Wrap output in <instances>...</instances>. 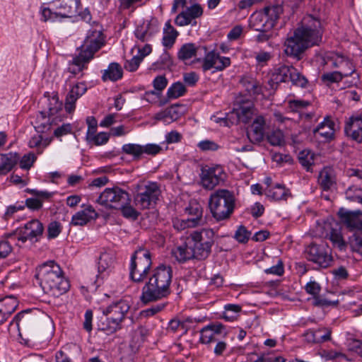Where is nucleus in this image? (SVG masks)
<instances>
[{
    "label": "nucleus",
    "instance_id": "1",
    "mask_svg": "<svg viewBox=\"0 0 362 362\" xmlns=\"http://www.w3.org/2000/svg\"><path fill=\"white\" fill-rule=\"evenodd\" d=\"M322 34L321 21L312 15L305 16L303 20V25L285 41V54L297 60L300 59L302 54L308 47L321 41Z\"/></svg>",
    "mask_w": 362,
    "mask_h": 362
},
{
    "label": "nucleus",
    "instance_id": "48",
    "mask_svg": "<svg viewBox=\"0 0 362 362\" xmlns=\"http://www.w3.org/2000/svg\"><path fill=\"white\" fill-rule=\"evenodd\" d=\"M47 105V113L49 117H54L62 109V103L57 95L46 99Z\"/></svg>",
    "mask_w": 362,
    "mask_h": 362
},
{
    "label": "nucleus",
    "instance_id": "6",
    "mask_svg": "<svg viewBox=\"0 0 362 362\" xmlns=\"http://www.w3.org/2000/svg\"><path fill=\"white\" fill-rule=\"evenodd\" d=\"M214 236L215 232L211 228L194 230L189 234L188 238L196 253L197 259L204 260L209 256L215 242Z\"/></svg>",
    "mask_w": 362,
    "mask_h": 362
},
{
    "label": "nucleus",
    "instance_id": "52",
    "mask_svg": "<svg viewBox=\"0 0 362 362\" xmlns=\"http://www.w3.org/2000/svg\"><path fill=\"white\" fill-rule=\"evenodd\" d=\"M329 240L334 247L343 250L346 247V243L340 232L337 230H332L329 235Z\"/></svg>",
    "mask_w": 362,
    "mask_h": 362
},
{
    "label": "nucleus",
    "instance_id": "12",
    "mask_svg": "<svg viewBox=\"0 0 362 362\" xmlns=\"http://www.w3.org/2000/svg\"><path fill=\"white\" fill-rule=\"evenodd\" d=\"M103 34L100 30H90L80 49V54L90 60L94 54L104 45Z\"/></svg>",
    "mask_w": 362,
    "mask_h": 362
},
{
    "label": "nucleus",
    "instance_id": "57",
    "mask_svg": "<svg viewBox=\"0 0 362 362\" xmlns=\"http://www.w3.org/2000/svg\"><path fill=\"white\" fill-rule=\"evenodd\" d=\"M129 202H130L126 204H123V206H121L119 209H121L123 216L135 220L138 218L139 213L129 204Z\"/></svg>",
    "mask_w": 362,
    "mask_h": 362
},
{
    "label": "nucleus",
    "instance_id": "21",
    "mask_svg": "<svg viewBox=\"0 0 362 362\" xmlns=\"http://www.w3.org/2000/svg\"><path fill=\"white\" fill-rule=\"evenodd\" d=\"M86 90L87 86L83 82L77 83L72 86L65 100L64 107L67 112L71 113L75 110L76 100L82 96Z\"/></svg>",
    "mask_w": 362,
    "mask_h": 362
},
{
    "label": "nucleus",
    "instance_id": "53",
    "mask_svg": "<svg viewBox=\"0 0 362 362\" xmlns=\"http://www.w3.org/2000/svg\"><path fill=\"white\" fill-rule=\"evenodd\" d=\"M343 77L341 72L339 71H332L325 73L321 76V80L327 83V85L333 83H338L342 80Z\"/></svg>",
    "mask_w": 362,
    "mask_h": 362
},
{
    "label": "nucleus",
    "instance_id": "11",
    "mask_svg": "<svg viewBox=\"0 0 362 362\" xmlns=\"http://www.w3.org/2000/svg\"><path fill=\"white\" fill-rule=\"evenodd\" d=\"M305 257L320 267L326 268L332 261L330 248L325 244H310L305 251Z\"/></svg>",
    "mask_w": 362,
    "mask_h": 362
},
{
    "label": "nucleus",
    "instance_id": "51",
    "mask_svg": "<svg viewBox=\"0 0 362 362\" xmlns=\"http://www.w3.org/2000/svg\"><path fill=\"white\" fill-rule=\"evenodd\" d=\"M50 141V139H45V141H42V136L40 135H37L33 136L30 139L28 142V146L30 148H40L42 146V149L37 150V153L40 154L42 152L43 148H45L49 144Z\"/></svg>",
    "mask_w": 362,
    "mask_h": 362
},
{
    "label": "nucleus",
    "instance_id": "8",
    "mask_svg": "<svg viewBox=\"0 0 362 362\" xmlns=\"http://www.w3.org/2000/svg\"><path fill=\"white\" fill-rule=\"evenodd\" d=\"M291 81L293 85L304 88L308 83V81L293 66H281L273 74L272 78L269 82L272 88L274 85H277L281 82Z\"/></svg>",
    "mask_w": 362,
    "mask_h": 362
},
{
    "label": "nucleus",
    "instance_id": "56",
    "mask_svg": "<svg viewBox=\"0 0 362 362\" xmlns=\"http://www.w3.org/2000/svg\"><path fill=\"white\" fill-rule=\"evenodd\" d=\"M349 243L352 250L362 255V234L354 233L349 238Z\"/></svg>",
    "mask_w": 362,
    "mask_h": 362
},
{
    "label": "nucleus",
    "instance_id": "14",
    "mask_svg": "<svg viewBox=\"0 0 362 362\" xmlns=\"http://www.w3.org/2000/svg\"><path fill=\"white\" fill-rule=\"evenodd\" d=\"M224 179L225 173L223 168L220 165L206 166L202 170L201 182L205 189H214Z\"/></svg>",
    "mask_w": 362,
    "mask_h": 362
},
{
    "label": "nucleus",
    "instance_id": "31",
    "mask_svg": "<svg viewBox=\"0 0 362 362\" xmlns=\"http://www.w3.org/2000/svg\"><path fill=\"white\" fill-rule=\"evenodd\" d=\"M90 61L89 59L79 53L78 55L74 57L72 62L69 63L68 71L74 76L80 74L81 76H83L81 73L84 69H87L88 64Z\"/></svg>",
    "mask_w": 362,
    "mask_h": 362
},
{
    "label": "nucleus",
    "instance_id": "36",
    "mask_svg": "<svg viewBox=\"0 0 362 362\" xmlns=\"http://www.w3.org/2000/svg\"><path fill=\"white\" fill-rule=\"evenodd\" d=\"M265 193L276 201L286 200L291 195L289 190L281 184H276L272 188H267Z\"/></svg>",
    "mask_w": 362,
    "mask_h": 362
},
{
    "label": "nucleus",
    "instance_id": "40",
    "mask_svg": "<svg viewBox=\"0 0 362 362\" xmlns=\"http://www.w3.org/2000/svg\"><path fill=\"white\" fill-rule=\"evenodd\" d=\"M241 83L250 95H259L263 93V87L256 79L245 77L241 80Z\"/></svg>",
    "mask_w": 362,
    "mask_h": 362
},
{
    "label": "nucleus",
    "instance_id": "45",
    "mask_svg": "<svg viewBox=\"0 0 362 362\" xmlns=\"http://www.w3.org/2000/svg\"><path fill=\"white\" fill-rule=\"evenodd\" d=\"M250 360L253 362H286V359L281 356H275L273 354L257 356L252 354L250 356Z\"/></svg>",
    "mask_w": 362,
    "mask_h": 362
},
{
    "label": "nucleus",
    "instance_id": "43",
    "mask_svg": "<svg viewBox=\"0 0 362 362\" xmlns=\"http://www.w3.org/2000/svg\"><path fill=\"white\" fill-rule=\"evenodd\" d=\"M203 59L202 69L204 71L214 69L216 60L218 59V53L214 50L206 52Z\"/></svg>",
    "mask_w": 362,
    "mask_h": 362
},
{
    "label": "nucleus",
    "instance_id": "4",
    "mask_svg": "<svg viewBox=\"0 0 362 362\" xmlns=\"http://www.w3.org/2000/svg\"><path fill=\"white\" fill-rule=\"evenodd\" d=\"M235 204V196L228 189L214 192L209 199L210 211L217 221L228 219L233 213Z\"/></svg>",
    "mask_w": 362,
    "mask_h": 362
},
{
    "label": "nucleus",
    "instance_id": "27",
    "mask_svg": "<svg viewBox=\"0 0 362 362\" xmlns=\"http://www.w3.org/2000/svg\"><path fill=\"white\" fill-rule=\"evenodd\" d=\"M315 134H318L325 140L333 139L335 132V124L329 117H325L313 130Z\"/></svg>",
    "mask_w": 362,
    "mask_h": 362
},
{
    "label": "nucleus",
    "instance_id": "64",
    "mask_svg": "<svg viewBox=\"0 0 362 362\" xmlns=\"http://www.w3.org/2000/svg\"><path fill=\"white\" fill-rule=\"evenodd\" d=\"M142 59L138 54L134 56L131 59L127 60L124 64V68L129 71H136L140 63L142 62Z\"/></svg>",
    "mask_w": 362,
    "mask_h": 362
},
{
    "label": "nucleus",
    "instance_id": "63",
    "mask_svg": "<svg viewBox=\"0 0 362 362\" xmlns=\"http://www.w3.org/2000/svg\"><path fill=\"white\" fill-rule=\"evenodd\" d=\"M166 305V303H159L142 310L140 313L141 317H148L160 312Z\"/></svg>",
    "mask_w": 362,
    "mask_h": 362
},
{
    "label": "nucleus",
    "instance_id": "60",
    "mask_svg": "<svg viewBox=\"0 0 362 362\" xmlns=\"http://www.w3.org/2000/svg\"><path fill=\"white\" fill-rule=\"evenodd\" d=\"M310 105V102L303 100H291L288 101V107L293 112H298Z\"/></svg>",
    "mask_w": 362,
    "mask_h": 362
},
{
    "label": "nucleus",
    "instance_id": "34",
    "mask_svg": "<svg viewBox=\"0 0 362 362\" xmlns=\"http://www.w3.org/2000/svg\"><path fill=\"white\" fill-rule=\"evenodd\" d=\"M318 182L324 190L330 189L335 184L333 170L330 168H324L320 173Z\"/></svg>",
    "mask_w": 362,
    "mask_h": 362
},
{
    "label": "nucleus",
    "instance_id": "9",
    "mask_svg": "<svg viewBox=\"0 0 362 362\" xmlns=\"http://www.w3.org/2000/svg\"><path fill=\"white\" fill-rule=\"evenodd\" d=\"M129 202V193L119 187L106 188L96 200L97 203L106 208L116 209Z\"/></svg>",
    "mask_w": 362,
    "mask_h": 362
},
{
    "label": "nucleus",
    "instance_id": "62",
    "mask_svg": "<svg viewBox=\"0 0 362 362\" xmlns=\"http://www.w3.org/2000/svg\"><path fill=\"white\" fill-rule=\"evenodd\" d=\"M191 221L187 218L186 219L176 218L173 221V227L178 231L183 230L188 228H195L196 225L190 223Z\"/></svg>",
    "mask_w": 362,
    "mask_h": 362
},
{
    "label": "nucleus",
    "instance_id": "47",
    "mask_svg": "<svg viewBox=\"0 0 362 362\" xmlns=\"http://www.w3.org/2000/svg\"><path fill=\"white\" fill-rule=\"evenodd\" d=\"M185 92L186 88L184 84L180 82H176L168 88L167 97L169 100L176 99L183 95Z\"/></svg>",
    "mask_w": 362,
    "mask_h": 362
},
{
    "label": "nucleus",
    "instance_id": "26",
    "mask_svg": "<svg viewBox=\"0 0 362 362\" xmlns=\"http://www.w3.org/2000/svg\"><path fill=\"white\" fill-rule=\"evenodd\" d=\"M330 61L333 67L341 69L340 72L344 77L351 76L355 72L352 62L342 55L334 54L330 57Z\"/></svg>",
    "mask_w": 362,
    "mask_h": 362
},
{
    "label": "nucleus",
    "instance_id": "59",
    "mask_svg": "<svg viewBox=\"0 0 362 362\" xmlns=\"http://www.w3.org/2000/svg\"><path fill=\"white\" fill-rule=\"evenodd\" d=\"M197 146L200 150L203 151H215L220 148L219 145L217 143H216L214 141L208 139L199 141L197 144Z\"/></svg>",
    "mask_w": 362,
    "mask_h": 362
},
{
    "label": "nucleus",
    "instance_id": "5",
    "mask_svg": "<svg viewBox=\"0 0 362 362\" xmlns=\"http://www.w3.org/2000/svg\"><path fill=\"white\" fill-rule=\"evenodd\" d=\"M80 5V0H56L51 7L41 8L42 19L55 21L59 18H71L78 13Z\"/></svg>",
    "mask_w": 362,
    "mask_h": 362
},
{
    "label": "nucleus",
    "instance_id": "29",
    "mask_svg": "<svg viewBox=\"0 0 362 362\" xmlns=\"http://www.w3.org/2000/svg\"><path fill=\"white\" fill-rule=\"evenodd\" d=\"M179 105H172L164 110L158 112L154 118L156 120L162 121L164 124H170L173 122L177 120L180 116L181 112L179 111Z\"/></svg>",
    "mask_w": 362,
    "mask_h": 362
},
{
    "label": "nucleus",
    "instance_id": "23",
    "mask_svg": "<svg viewBox=\"0 0 362 362\" xmlns=\"http://www.w3.org/2000/svg\"><path fill=\"white\" fill-rule=\"evenodd\" d=\"M185 212L193 225L202 226L205 223V219L203 218V207L197 201H191L189 205L185 209Z\"/></svg>",
    "mask_w": 362,
    "mask_h": 362
},
{
    "label": "nucleus",
    "instance_id": "41",
    "mask_svg": "<svg viewBox=\"0 0 362 362\" xmlns=\"http://www.w3.org/2000/svg\"><path fill=\"white\" fill-rule=\"evenodd\" d=\"M106 318L101 322L100 329L107 334H113L122 328L121 323L115 318L105 315Z\"/></svg>",
    "mask_w": 362,
    "mask_h": 362
},
{
    "label": "nucleus",
    "instance_id": "18",
    "mask_svg": "<svg viewBox=\"0 0 362 362\" xmlns=\"http://www.w3.org/2000/svg\"><path fill=\"white\" fill-rule=\"evenodd\" d=\"M346 135L358 143L362 142V116H352L344 127Z\"/></svg>",
    "mask_w": 362,
    "mask_h": 362
},
{
    "label": "nucleus",
    "instance_id": "39",
    "mask_svg": "<svg viewBox=\"0 0 362 362\" xmlns=\"http://www.w3.org/2000/svg\"><path fill=\"white\" fill-rule=\"evenodd\" d=\"M122 77V69L117 63H111L103 74V80L116 81Z\"/></svg>",
    "mask_w": 362,
    "mask_h": 362
},
{
    "label": "nucleus",
    "instance_id": "25",
    "mask_svg": "<svg viewBox=\"0 0 362 362\" xmlns=\"http://www.w3.org/2000/svg\"><path fill=\"white\" fill-rule=\"evenodd\" d=\"M18 305V300L13 296H7L0 300V325L7 320Z\"/></svg>",
    "mask_w": 362,
    "mask_h": 362
},
{
    "label": "nucleus",
    "instance_id": "7",
    "mask_svg": "<svg viewBox=\"0 0 362 362\" xmlns=\"http://www.w3.org/2000/svg\"><path fill=\"white\" fill-rule=\"evenodd\" d=\"M151 253L148 250L140 248L135 251L131 259L129 276L134 282H142L151 267Z\"/></svg>",
    "mask_w": 362,
    "mask_h": 362
},
{
    "label": "nucleus",
    "instance_id": "54",
    "mask_svg": "<svg viewBox=\"0 0 362 362\" xmlns=\"http://www.w3.org/2000/svg\"><path fill=\"white\" fill-rule=\"evenodd\" d=\"M317 344L329 341L331 339L332 331L327 327H319L315 329Z\"/></svg>",
    "mask_w": 362,
    "mask_h": 362
},
{
    "label": "nucleus",
    "instance_id": "13",
    "mask_svg": "<svg viewBox=\"0 0 362 362\" xmlns=\"http://www.w3.org/2000/svg\"><path fill=\"white\" fill-rule=\"evenodd\" d=\"M44 227L42 223L37 219H33L26 223L23 227H21L16 230L17 239L22 243L29 240L30 242H37L42 235Z\"/></svg>",
    "mask_w": 362,
    "mask_h": 362
},
{
    "label": "nucleus",
    "instance_id": "2",
    "mask_svg": "<svg viewBox=\"0 0 362 362\" xmlns=\"http://www.w3.org/2000/svg\"><path fill=\"white\" fill-rule=\"evenodd\" d=\"M172 278L170 267L160 264L153 269L148 281L142 288L141 301L148 304L166 298L170 293Z\"/></svg>",
    "mask_w": 362,
    "mask_h": 362
},
{
    "label": "nucleus",
    "instance_id": "55",
    "mask_svg": "<svg viewBox=\"0 0 362 362\" xmlns=\"http://www.w3.org/2000/svg\"><path fill=\"white\" fill-rule=\"evenodd\" d=\"M216 341H217L216 335L208 325L202 329L200 331V341L202 344H209Z\"/></svg>",
    "mask_w": 362,
    "mask_h": 362
},
{
    "label": "nucleus",
    "instance_id": "16",
    "mask_svg": "<svg viewBox=\"0 0 362 362\" xmlns=\"http://www.w3.org/2000/svg\"><path fill=\"white\" fill-rule=\"evenodd\" d=\"M341 222L351 231L359 233L362 231V211H349L340 209L339 211Z\"/></svg>",
    "mask_w": 362,
    "mask_h": 362
},
{
    "label": "nucleus",
    "instance_id": "24",
    "mask_svg": "<svg viewBox=\"0 0 362 362\" xmlns=\"http://www.w3.org/2000/svg\"><path fill=\"white\" fill-rule=\"evenodd\" d=\"M190 243L187 237L184 243L179 245L173 250V254L179 262L183 263L192 259H197L196 253Z\"/></svg>",
    "mask_w": 362,
    "mask_h": 362
},
{
    "label": "nucleus",
    "instance_id": "30",
    "mask_svg": "<svg viewBox=\"0 0 362 362\" xmlns=\"http://www.w3.org/2000/svg\"><path fill=\"white\" fill-rule=\"evenodd\" d=\"M206 52L205 46H196L193 43H187L183 45L177 52L179 59L185 61L191 59L197 55L199 52Z\"/></svg>",
    "mask_w": 362,
    "mask_h": 362
},
{
    "label": "nucleus",
    "instance_id": "61",
    "mask_svg": "<svg viewBox=\"0 0 362 362\" xmlns=\"http://www.w3.org/2000/svg\"><path fill=\"white\" fill-rule=\"evenodd\" d=\"M36 160V156L33 153L24 155L20 160V167L22 169H30Z\"/></svg>",
    "mask_w": 362,
    "mask_h": 362
},
{
    "label": "nucleus",
    "instance_id": "58",
    "mask_svg": "<svg viewBox=\"0 0 362 362\" xmlns=\"http://www.w3.org/2000/svg\"><path fill=\"white\" fill-rule=\"evenodd\" d=\"M134 35L137 40L141 42L148 41L152 37V33H149L148 28H144L142 26L137 27L134 31Z\"/></svg>",
    "mask_w": 362,
    "mask_h": 362
},
{
    "label": "nucleus",
    "instance_id": "17",
    "mask_svg": "<svg viewBox=\"0 0 362 362\" xmlns=\"http://www.w3.org/2000/svg\"><path fill=\"white\" fill-rule=\"evenodd\" d=\"M35 317L32 314V310L27 309L18 313L8 325V329L15 325L18 331L28 330L35 323Z\"/></svg>",
    "mask_w": 362,
    "mask_h": 362
},
{
    "label": "nucleus",
    "instance_id": "46",
    "mask_svg": "<svg viewBox=\"0 0 362 362\" xmlns=\"http://www.w3.org/2000/svg\"><path fill=\"white\" fill-rule=\"evenodd\" d=\"M122 150L126 154L132 156L135 160L139 159L143 155V146L137 144H124Z\"/></svg>",
    "mask_w": 362,
    "mask_h": 362
},
{
    "label": "nucleus",
    "instance_id": "42",
    "mask_svg": "<svg viewBox=\"0 0 362 362\" xmlns=\"http://www.w3.org/2000/svg\"><path fill=\"white\" fill-rule=\"evenodd\" d=\"M240 311V305L237 304H227L224 306L223 318L228 322H233L238 318Z\"/></svg>",
    "mask_w": 362,
    "mask_h": 362
},
{
    "label": "nucleus",
    "instance_id": "49",
    "mask_svg": "<svg viewBox=\"0 0 362 362\" xmlns=\"http://www.w3.org/2000/svg\"><path fill=\"white\" fill-rule=\"evenodd\" d=\"M153 87L156 91H148L146 93V96L147 97V100H148V97L153 95H159L160 91H162L167 86L168 81L163 76H157L153 81Z\"/></svg>",
    "mask_w": 362,
    "mask_h": 362
},
{
    "label": "nucleus",
    "instance_id": "38",
    "mask_svg": "<svg viewBox=\"0 0 362 362\" xmlns=\"http://www.w3.org/2000/svg\"><path fill=\"white\" fill-rule=\"evenodd\" d=\"M52 117H47L46 112L42 111L40 112L37 115L35 120V128L38 132L44 133L49 131L51 129L52 125V122H51ZM54 120V119H52Z\"/></svg>",
    "mask_w": 362,
    "mask_h": 362
},
{
    "label": "nucleus",
    "instance_id": "32",
    "mask_svg": "<svg viewBox=\"0 0 362 362\" xmlns=\"http://www.w3.org/2000/svg\"><path fill=\"white\" fill-rule=\"evenodd\" d=\"M268 19L262 11L254 13L250 17V26L257 31H268Z\"/></svg>",
    "mask_w": 362,
    "mask_h": 362
},
{
    "label": "nucleus",
    "instance_id": "37",
    "mask_svg": "<svg viewBox=\"0 0 362 362\" xmlns=\"http://www.w3.org/2000/svg\"><path fill=\"white\" fill-rule=\"evenodd\" d=\"M178 35V32L171 25L168 21L163 28V45L165 47H171Z\"/></svg>",
    "mask_w": 362,
    "mask_h": 362
},
{
    "label": "nucleus",
    "instance_id": "44",
    "mask_svg": "<svg viewBox=\"0 0 362 362\" xmlns=\"http://www.w3.org/2000/svg\"><path fill=\"white\" fill-rule=\"evenodd\" d=\"M236 115L240 122L248 123L254 115V109L252 105H242L236 110Z\"/></svg>",
    "mask_w": 362,
    "mask_h": 362
},
{
    "label": "nucleus",
    "instance_id": "15",
    "mask_svg": "<svg viewBox=\"0 0 362 362\" xmlns=\"http://www.w3.org/2000/svg\"><path fill=\"white\" fill-rule=\"evenodd\" d=\"M203 15V8L199 4H194L191 6L187 7L185 10L179 13L175 19V23L178 26H185L192 25H196L195 19L200 18Z\"/></svg>",
    "mask_w": 362,
    "mask_h": 362
},
{
    "label": "nucleus",
    "instance_id": "33",
    "mask_svg": "<svg viewBox=\"0 0 362 362\" xmlns=\"http://www.w3.org/2000/svg\"><path fill=\"white\" fill-rule=\"evenodd\" d=\"M262 11L268 19L269 28H274L283 13V7L278 4L269 5L266 6Z\"/></svg>",
    "mask_w": 362,
    "mask_h": 362
},
{
    "label": "nucleus",
    "instance_id": "10",
    "mask_svg": "<svg viewBox=\"0 0 362 362\" xmlns=\"http://www.w3.org/2000/svg\"><path fill=\"white\" fill-rule=\"evenodd\" d=\"M160 195L159 185L156 182H148L139 188V191L134 196V202L139 209H148L156 204Z\"/></svg>",
    "mask_w": 362,
    "mask_h": 362
},
{
    "label": "nucleus",
    "instance_id": "50",
    "mask_svg": "<svg viewBox=\"0 0 362 362\" xmlns=\"http://www.w3.org/2000/svg\"><path fill=\"white\" fill-rule=\"evenodd\" d=\"M267 141L272 146H281L284 145L285 140L283 132L280 129L273 130L268 134Z\"/></svg>",
    "mask_w": 362,
    "mask_h": 362
},
{
    "label": "nucleus",
    "instance_id": "20",
    "mask_svg": "<svg viewBox=\"0 0 362 362\" xmlns=\"http://www.w3.org/2000/svg\"><path fill=\"white\" fill-rule=\"evenodd\" d=\"M265 119L263 116L258 115L252 121L247 131V137L252 143H259L264 137Z\"/></svg>",
    "mask_w": 362,
    "mask_h": 362
},
{
    "label": "nucleus",
    "instance_id": "3",
    "mask_svg": "<svg viewBox=\"0 0 362 362\" xmlns=\"http://www.w3.org/2000/svg\"><path fill=\"white\" fill-rule=\"evenodd\" d=\"M35 277L44 293L59 297L66 293L70 284L60 266L54 261L45 262L37 269Z\"/></svg>",
    "mask_w": 362,
    "mask_h": 362
},
{
    "label": "nucleus",
    "instance_id": "22",
    "mask_svg": "<svg viewBox=\"0 0 362 362\" xmlns=\"http://www.w3.org/2000/svg\"><path fill=\"white\" fill-rule=\"evenodd\" d=\"M82 210L78 211L73 215L71 221V224L73 226H84L91 220L95 219L98 217V214L91 205L82 206Z\"/></svg>",
    "mask_w": 362,
    "mask_h": 362
},
{
    "label": "nucleus",
    "instance_id": "19",
    "mask_svg": "<svg viewBox=\"0 0 362 362\" xmlns=\"http://www.w3.org/2000/svg\"><path fill=\"white\" fill-rule=\"evenodd\" d=\"M130 308L129 302L125 300H120L116 303H113L107 308L103 310V313L105 315L115 318L119 322L122 323L124 320L125 315Z\"/></svg>",
    "mask_w": 362,
    "mask_h": 362
},
{
    "label": "nucleus",
    "instance_id": "28",
    "mask_svg": "<svg viewBox=\"0 0 362 362\" xmlns=\"http://www.w3.org/2000/svg\"><path fill=\"white\" fill-rule=\"evenodd\" d=\"M20 159L17 153L0 154V175H6L10 172Z\"/></svg>",
    "mask_w": 362,
    "mask_h": 362
},
{
    "label": "nucleus",
    "instance_id": "35",
    "mask_svg": "<svg viewBox=\"0 0 362 362\" xmlns=\"http://www.w3.org/2000/svg\"><path fill=\"white\" fill-rule=\"evenodd\" d=\"M115 263L114 255L111 252H103L98 261V270L101 274L111 270Z\"/></svg>",
    "mask_w": 362,
    "mask_h": 362
}]
</instances>
